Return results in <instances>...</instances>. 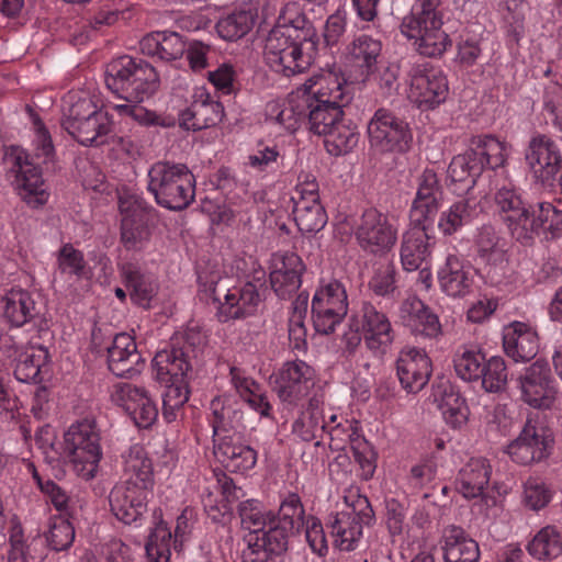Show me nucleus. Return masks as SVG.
<instances>
[{
  "mask_svg": "<svg viewBox=\"0 0 562 562\" xmlns=\"http://www.w3.org/2000/svg\"><path fill=\"white\" fill-rule=\"evenodd\" d=\"M352 99L345 77L335 69H322L282 101L269 102L267 116L294 132L305 127L325 137L326 150L333 156L349 153L359 140L356 126L344 120L342 108Z\"/></svg>",
  "mask_w": 562,
  "mask_h": 562,
  "instance_id": "obj_1",
  "label": "nucleus"
},
{
  "mask_svg": "<svg viewBox=\"0 0 562 562\" xmlns=\"http://www.w3.org/2000/svg\"><path fill=\"white\" fill-rule=\"evenodd\" d=\"M105 85L117 97L131 102L111 106L121 117L144 126L170 125L139 104L159 88L158 74L147 61L127 55L113 59L105 69Z\"/></svg>",
  "mask_w": 562,
  "mask_h": 562,
  "instance_id": "obj_2",
  "label": "nucleus"
},
{
  "mask_svg": "<svg viewBox=\"0 0 562 562\" xmlns=\"http://www.w3.org/2000/svg\"><path fill=\"white\" fill-rule=\"evenodd\" d=\"M209 423L213 430V452L216 460L233 473L245 474L257 464L258 452L236 431H232L241 419V412L222 400L211 403Z\"/></svg>",
  "mask_w": 562,
  "mask_h": 562,
  "instance_id": "obj_3",
  "label": "nucleus"
},
{
  "mask_svg": "<svg viewBox=\"0 0 562 562\" xmlns=\"http://www.w3.org/2000/svg\"><path fill=\"white\" fill-rule=\"evenodd\" d=\"M445 8L442 0H415L401 23V33L414 42L416 50L427 57H439L451 40L442 30Z\"/></svg>",
  "mask_w": 562,
  "mask_h": 562,
  "instance_id": "obj_4",
  "label": "nucleus"
},
{
  "mask_svg": "<svg viewBox=\"0 0 562 562\" xmlns=\"http://www.w3.org/2000/svg\"><path fill=\"white\" fill-rule=\"evenodd\" d=\"M201 338L187 333L183 340L172 344L170 350H161L154 357L157 379L166 383L162 403L184 405L189 401V381L192 376V360L196 358Z\"/></svg>",
  "mask_w": 562,
  "mask_h": 562,
  "instance_id": "obj_5",
  "label": "nucleus"
},
{
  "mask_svg": "<svg viewBox=\"0 0 562 562\" xmlns=\"http://www.w3.org/2000/svg\"><path fill=\"white\" fill-rule=\"evenodd\" d=\"M69 105L64 112L61 127L80 145L99 147L113 137L112 115L98 108L94 100L86 93L70 92L65 98Z\"/></svg>",
  "mask_w": 562,
  "mask_h": 562,
  "instance_id": "obj_6",
  "label": "nucleus"
},
{
  "mask_svg": "<svg viewBox=\"0 0 562 562\" xmlns=\"http://www.w3.org/2000/svg\"><path fill=\"white\" fill-rule=\"evenodd\" d=\"M147 190L168 210L187 209L195 196V179L184 164L157 161L147 172Z\"/></svg>",
  "mask_w": 562,
  "mask_h": 562,
  "instance_id": "obj_7",
  "label": "nucleus"
},
{
  "mask_svg": "<svg viewBox=\"0 0 562 562\" xmlns=\"http://www.w3.org/2000/svg\"><path fill=\"white\" fill-rule=\"evenodd\" d=\"M48 335L46 323L40 322L36 334L26 340L14 336L0 337V357L14 364V378L22 383L38 384L49 363L48 349L43 345V336Z\"/></svg>",
  "mask_w": 562,
  "mask_h": 562,
  "instance_id": "obj_8",
  "label": "nucleus"
},
{
  "mask_svg": "<svg viewBox=\"0 0 562 562\" xmlns=\"http://www.w3.org/2000/svg\"><path fill=\"white\" fill-rule=\"evenodd\" d=\"M346 507L328 517L326 527L333 539V544L340 551H355L363 537V526H369L374 519V513L369 499L358 493L345 496Z\"/></svg>",
  "mask_w": 562,
  "mask_h": 562,
  "instance_id": "obj_9",
  "label": "nucleus"
},
{
  "mask_svg": "<svg viewBox=\"0 0 562 562\" xmlns=\"http://www.w3.org/2000/svg\"><path fill=\"white\" fill-rule=\"evenodd\" d=\"M100 431L94 422L83 419L72 424L64 435L65 452L75 473L86 480L97 476L103 452Z\"/></svg>",
  "mask_w": 562,
  "mask_h": 562,
  "instance_id": "obj_10",
  "label": "nucleus"
},
{
  "mask_svg": "<svg viewBox=\"0 0 562 562\" xmlns=\"http://www.w3.org/2000/svg\"><path fill=\"white\" fill-rule=\"evenodd\" d=\"M229 279L214 280L202 283L204 291L217 303L216 316L220 322L246 318L254 315L260 303V295L254 283L228 286Z\"/></svg>",
  "mask_w": 562,
  "mask_h": 562,
  "instance_id": "obj_11",
  "label": "nucleus"
},
{
  "mask_svg": "<svg viewBox=\"0 0 562 562\" xmlns=\"http://www.w3.org/2000/svg\"><path fill=\"white\" fill-rule=\"evenodd\" d=\"M121 243L126 250H142L151 236L156 210L136 193L124 192L119 198Z\"/></svg>",
  "mask_w": 562,
  "mask_h": 562,
  "instance_id": "obj_12",
  "label": "nucleus"
},
{
  "mask_svg": "<svg viewBox=\"0 0 562 562\" xmlns=\"http://www.w3.org/2000/svg\"><path fill=\"white\" fill-rule=\"evenodd\" d=\"M346 285L337 280L322 281L312 299V321L318 334L335 331L348 313Z\"/></svg>",
  "mask_w": 562,
  "mask_h": 562,
  "instance_id": "obj_13",
  "label": "nucleus"
},
{
  "mask_svg": "<svg viewBox=\"0 0 562 562\" xmlns=\"http://www.w3.org/2000/svg\"><path fill=\"white\" fill-rule=\"evenodd\" d=\"M525 159L538 182L562 193V155L559 145L551 137L540 134L533 136Z\"/></svg>",
  "mask_w": 562,
  "mask_h": 562,
  "instance_id": "obj_14",
  "label": "nucleus"
},
{
  "mask_svg": "<svg viewBox=\"0 0 562 562\" xmlns=\"http://www.w3.org/2000/svg\"><path fill=\"white\" fill-rule=\"evenodd\" d=\"M476 258L485 265L486 278L491 285L508 283V243L492 225L479 228L474 238Z\"/></svg>",
  "mask_w": 562,
  "mask_h": 562,
  "instance_id": "obj_15",
  "label": "nucleus"
},
{
  "mask_svg": "<svg viewBox=\"0 0 562 562\" xmlns=\"http://www.w3.org/2000/svg\"><path fill=\"white\" fill-rule=\"evenodd\" d=\"M303 35L308 41L317 38L315 29L301 12L299 4L289 2L281 9L276 25L266 38L265 55L281 54L290 45L296 44Z\"/></svg>",
  "mask_w": 562,
  "mask_h": 562,
  "instance_id": "obj_16",
  "label": "nucleus"
},
{
  "mask_svg": "<svg viewBox=\"0 0 562 562\" xmlns=\"http://www.w3.org/2000/svg\"><path fill=\"white\" fill-rule=\"evenodd\" d=\"M552 431L532 419H528L518 437L505 449L510 460L519 465H531L548 459L552 452Z\"/></svg>",
  "mask_w": 562,
  "mask_h": 562,
  "instance_id": "obj_17",
  "label": "nucleus"
},
{
  "mask_svg": "<svg viewBox=\"0 0 562 562\" xmlns=\"http://www.w3.org/2000/svg\"><path fill=\"white\" fill-rule=\"evenodd\" d=\"M367 131L371 146L380 151L404 153L413 140L408 123L383 108L374 112Z\"/></svg>",
  "mask_w": 562,
  "mask_h": 562,
  "instance_id": "obj_18",
  "label": "nucleus"
},
{
  "mask_svg": "<svg viewBox=\"0 0 562 562\" xmlns=\"http://www.w3.org/2000/svg\"><path fill=\"white\" fill-rule=\"evenodd\" d=\"M352 327L362 330L364 346L374 357H383L395 339L389 316L370 302L352 312Z\"/></svg>",
  "mask_w": 562,
  "mask_h": 562,
  "instance_id": "obj_19",
  "label": "nucleus"
},
{
  "mask_svg": "<svg viewBox=\"0 0 562 562\" xmlns=\"http://www.w3.org/2000/svg\"><path fill=\"white\" fill-rule=\"evenodd\" d=\"M355 237L364 251L384 255L394 247L397 240V228L387 214L371 207L362 213L356 224Z\"/></svg>",
  "mask_w": 562,
  "mask_h": 562,
  "instance_id": "obj_20",
  "label": "nucleus"
},
{
  "mask_svg": "<svg viewBox=\"0 0 562 562\" xmlns=\"http://www.w3.org/2000/svg\"><path fill=\"white\" fill-rule=\"evenodd\" d=\"M293 220L302 233H317L327 223V214L319 202L318 183L314 176L305 175L291 196Z\"/></svg>",
  "mask_w": 562,
  "mask_h": 562,
  "instance_id": "obj_21",
  "label": "nucleus"
},
{
  "mask_svg": "<svg viewBox=\"0 0 562 562\" xmlns=\"http://www.w3.org/2000/svg\"><path fill=\"white\" fill-rule=\"evenodd\" d=\"M408 98L419 108L431 109L448 95V81L442 70L430 63H416L409 72Z\"/></svg>",
  "mask_w": 562,
  "mask_h": 562,
  "instance_id": "obj_22",
  "label": "nucleus"
},
{
  "mask_svg": "<svg viewBox=\"0 0 562 562\" xmlns=\"http://www.w3.org/2000/svg\"><path fill=\"white\" fill-rule=\"evenodd\" d=\"M7 159L16 172V188L21 199L32 207L44 205L49 193L42 176V170L32 156L20 147H11Z\"/></svg>",
  "mask_w": 562,
  "mask_h": 562,
  "instance_id": "obj_23",
  "label": "nucleus"
},
{
  "mask_svg": "<svg viewBox=\"0 0 562 562\" xmlns=\"http://www.w3.org/2000/svg\"><path fill=\"white\" fill-rule=\"evenodd\" d=\"M316 384V372L303 360L286 361L276 374L274 389L280 401L296 406Z\"/></svg>",
  "mask_w": 562,
  "mask_h": 562,
  "instance_id": "obj_24",
  "label": "nucleus"
},
{
  "mask_svg": "<svg viewBox=\"0 0 562 562\" xmlns=\"http://www.w3.org/2000/svg\"><path fill=\"white\" fill-rule=\"evenodd\" d=\"M111 398L138 428L148 429L158 418V407L143 386L128 382L117 383L113 386Z\"/></svg>",
  "mask_w": 562,
  "mask_h": 562,
  "instance_id": "obj_25",
  "label": "nucleus"
},
{
  "mask_svg": "<svg viewBox=\"0 0 562 562\" xmlns=\"http://www.w3.org/2000/svg\"><path fill=\"white\" fill-rule=\"evenodd\" d=\"M495 190V204L512 236L516 239L526 235L528 229L522 224L526 225L530 204L522 199V190L507 178L496 183Z\"/></svg>",
  "mask_w": 562,
  "mask_h": 562,
  "instance_id": "obj_26",
  "label": "nucleus"
},
{
  "mask_svg": "<svg viewBox=\"0 0 562 562\" xmlns=\"http://www.w3.org/2000/svg\"><path fill=\"white\" fill-rule=\"evenodd\" d=\"M521 398L529 406L540 409L551 408L557 389L547 363L536 361L519 378Z\"/></svg>",
  "mask_w": 562,
  "mask_h": 562,
  "instance_id": "obj_27",
  "label": "nucleus"
},
{
  "mask_svg": "<svg viewBox=\"0 0 562 562\" xmlns=\"http://www.w3.org/2000/svg\"><path fill=\"white\" fill-rule=\"evenodd\" d=\"M396 376L403 390L408 394H417L428 383L432 372L431 360L424 349L404 347L398 352Z\"/></svg>",
  "mask_w": 562,
  "mask_h": 562,
  "instance_id": "obj_28",
  "label": "nucleus"
},
{
  "mask_svg": "<svg viewBox=\"0 0 562 562\" xmlns=\"http://www.w3.org/2000/svg\"><path fill=\"white\" fill-rule=\"evenodd\" d=\"M151 491L116 483L109 495L112 514L125 525L140 526L147 513Z\"/></svg>",
  "mask_w": 562,
  "mask_h": 562,
  "instance_id": "obj_29",
  "label": "nucleus"
},
{
  "mask_svg": "<svg viewBox=\"0 0 562 562\" xmlns=\"http://www.w3.org/2000/svg\"><path fill=\"white\" fill-rule=\"evenodd\" d=\"M491 472V464L485 458H471L459 471L457 491L468 499L480 498L481 506L485 509L494 507L497 498L485 493Z\"/></svg>",
  "mask_w": 562,
  "mask_h": 562,
  "instance_id": "obj_30",
  "label": "nucleus"
},
{
  "mask_svg": "<svg viewBox=\"0 0 562 562\" xmlns=\"http://www.w3.org/2000/svg\"><path fill=\"white\" fill-rule=\"evenodd\" d=\"M224 117V106L204 88H198L190 105L180 112L179 125L187 131H201L217 125Z\"/></svg>",
  "mask_w": 562,
  "mask_h": 562,
  "instance_id": "obj_31",
  "label": "nucleus"
},
{
  "mask_svg": "<svg viewBox=\"0 0 562 562\" xmlns=\"http://www.w3.org/2000/svg\"><path fill=\"white\" fill-rule=\"evenodd\" d=\"M442 194L438 175L426 168L417 179V191L409 212L411 222L432 224L440 209Z\"/></svg>",
  "mask_w": 562,
  "mask_h": 562,
  "instance_id": "obj_32",
  "label": "nucleus"
},
{
  "mask_svg": "<svg viewBox=\"0 0 562 562\" xmlns=\"http://www.w3.org/2000/svg\"><path fill=\"white\" fill-rule=\"evenodd\" d=\"M305 265L295 252L274 254L270 267V284L280 299H289L300 289Z\"/></svg>",
  "mask_w": 562,
  "mask_h": 562,
  "instance_id": "obj_33",
  "label": "nucleus"
},
{
  "mask_svg": "<svg viewBox=\"0 0 562 562\" xmlns=\"http://www.w3.org/2000/svg\"><path fill=\"white\" fill-rule=\"evenodd\" d=\"M562 204L561 199L558 205L550 202H538L530 205L526 217L527 234L517 236L516 240L521 244H529L536 236L544 234L546 239H555L562 236ZM525 227V224H522Z\"/></svg>",
  "mask_w": 562,
  "mask_h": 562,
  "instance_id": "obj_34",
  "label": "nucleus"
},
{
  "mask_svg": "<svg viewBox=\"0 0 562 562\" xmlns=\"http://www.w3.org/2000/svg\"><path fill=\"white\" fill-rule=\"evenodd\" d=\"M317 38L308 41V37L303 36L281 54H268L265 59L273 71L291 77L310 68L317 53Z\"/></svg>",
  "mask_w": 562,
  "mask_h": 562,
  "instance_id": "obj_35",
  "label": "nucleus"
},
{
  "mask_svg": "<svg viewBox=\"0 0 562 562\" xmlns=\"http://www.w3.org/2000/svg\"><path fill=\"white\" fill-rule=\"evenodd\" d=\"M431 225L411 222V227L403 234L400 257L404 270L416 271L430 258L436 244V237L428 233Z\"/></svg>",
  "mask_w": 562,
  "mask_h": 562,
  "instance_id": "obj_36",
  "label": "nucleus"
},
{
  "mask_svg": "<svg viewBox=\"0 0 562 562\" xmlns=\"http://www.w3.org/2000/svg\"><path fill=\"white\" fill-rule=\"evenodd\" d=\"M474 269L457 254H448L438 268L437 279L443 293L451 297H463L472 291Z\"/></svg>",
  "mask_w": 562,
  "mask_h": 562,
  "instance_id": "obj_37",
  "label": "nucleus"
},
{
  "mask_svg": "<svg viewBox=\"0 0 562 562\" xmlns=\"http://www.w3.org/2000/svg\"><path fill=\"white\" fill-rule=\"evenodd\" d=\"M109 370L121 378H132L142 372L145 359L137 350L134 337L126 333L114 336L108 347Z\"/></svg>",
  "mask_w": 562,
  "mask_h": 562,
  "instance_id": "obj_38",
  "label": "nucleus"
},
{
  "mask_svg": "<svg viewBox=\"0 0 562 562\" xmlns=\"http://www.w3.org/2000/svg\"><path fill=\"white\" fill-rule=\"evenodd\" d=\"M505 353L516 362L533 359L539 350V338L536 329L524 322H513L503 334Z\"/></svg>",
  "mask_w": 562,
  "mask_h": 562,
  "instance_id": "obj_39",
  "label": "nucleus"
},
{
  "mask_svg": "<svg viewBox=\"0 0 562 562\" xmlns=\"http://www.w3.org/2000/svg\"><path fill=\"white\" fill-rule=\"evenodd\" d=\"M117 269L131 299L143 307H149L150 301L158 292L156 277L133 261L121 262Z\"/></svg>",
  "mask_w": 562,
  "mask_h": 562,
  "instance_id": "obj_40",
  "label": "nucleus"
},
{
  "mask_svg": "<svg viewBox=\"0 0 562 562\" xmlns=\"http://www.w3.org/2000/svg\"><path fill=\"white\" fill-rule=\"evenodd\" d=\"M288 548L289 543L278 530L248 536L241 562H280Z\"/></svg>",
  "mask_w": 562,
  "mask_h": 562,
  "instance_id": "obj_41",
  "label": "nucleus"
},
{
  "mask_svg": "<svg viewBox=\"0 0 562 562\" xmlns=\"http://www.w3.org/2000/svg\"><path fill=\"white\" fill-rule=\"evenodd\" d=\"M347 59L362 77H369L382 61V42L368 34L355 36L347 47Z\"/></svg>",
  "mask_w": 562,
  "mask_h": 562,
  "instance_id": "obj_42",
  "label": "nucleus"
},
{
  "mask_svg": "<svg viewBox=\"0 0 562 562\" xmlns=\"http://www.w3.org/2000/svg\"><path fill=\"white\" fill-rule=\"evenodd\" d=\"M324 394L315 392L307 401L299 417L292 424V434L300 440L310 442L325 432Z\"/></svg>",
  "mask_w": 562,
  "mask_h": 562,
  "instance_id": "obj_43",
  "label": "nucleus"
},
{
  "mask_svg": "<svg viewBox=\"0 0 562 562\" xmlns=\"http://www.w3.org/2000/svg\"><path fill=\"white\" fill-rule=\"evenodd\" d=\"M307 516L301 496L294 492H286L280 495L278 516L274 515V524L269 531H281L289 543L290 536L300 532Z\"/></svg>",
  "mask_w": 562,
  "mask_h": 562,
  "instance_id": "obj_44",
  "label": "nucleus"
},
{
  "mask_svg": "<svg viewBox=\"0 0 562 562\" xmlns=\"http://www.w3.org/2000/svg\"><path fill=\"white\" fill-rule=\"evenodd\" d=\"M231 383L239 397L261 417L272 418V405L261 384L246 374L245 370L231 367Z\"/></svg>",
  "mask_w": 562,
  "mask_h": 562,
  "instance_id": "obj_45",
  "label": "nucleus"
},
{
  "mask_svg": "<svg viewBox=\"0 0 562 562\" xmlns=\"http://www.w3.org/2000/svg\"><path fill=\"white\" fill-rule=\"evenodd\" d=\"M404 325L414 335L435 338L441 333L438 316L418 299L406 300L402 305Z\"/></svg>",
  "mask_w": 562,
  "mask_h": 562,
  "instance_id": "obj_46",
  "label": "nucleus"
},
{
  "mask_svg": "<svg viewBox=\"0 0 562 562\" xmlns=\"http://www.w3.org/2000/svg\"><path fill=\"white\" fill-rule=\"evenodd\" d=\"M142 54L160 60H176L186 52V43L176 32L157 31L145 35L139 41Z\"/></svg>",
  "mask_w": 562,
  "mask_h": 562,
  "instance_id": "obj_47",
  "label": "nucleus"
},
{
  "mask_svg": "<svg viewBox=\"0 0 562 562\" xmlns=\"http://www.w3.org/2000/svg\"><path fill=\"white\" fill-rule=\"evenodd\" d=\"M121 484L133 487L134 485L151 491L154 488V470L151 460L140 446L130 448L124 459V480Z\"/></svg>",
  "mask_w": 562,
  "mask_h": 562,
  "instance_id": "obj_48",
  "label": "nucleus"
},
{
  "mask_svg": "<svg viewBox=\"0 0 562 562\" xmlns=\"http://www.w3.org/2000/svg\"><path fill=\"white\" fill-rule=\"evenodd\" d=\"M445 562H479L477 542L460 527L451 526L443 532Z\"/></svg>",
  "mask_w": 562,
  "mask_h": 562,
  "instance_id": "obj_49",
  "label": "nucleus"
},
{
  "mask_svg": "<svg viewBox=\"0 0 562 562\" xmlns=\"http://www.w3.org/2000/svg\"><path fill=\"white\" fill-rule=\"evenodd\" d=\"M4 317L14 327L34 323L40 314L33 295L25 290H11L5 295Z\"/></svg>",
  "mask_w": 562,
  "mask_h": 562,
  "instance_id": "obj_50",
  "label": "nucleus"
},
{
  "mask_svg": "<svg viewBox=\"0 0 562 562\" xmlns=\"http://www.w3.org/2000/svg\"><path fill=\"white\" fill-rule=\"evenodd\" d=\"M481 158L472 146L463 154L454 156L448 167V176L454 183H460V192L469 191L476 183L484 168Z\"/></svg>",
  "mask_w": 562,
  "mask_h": 562,
  "instance_id": "obj_51",
  "label": "nucleus"
},
{
  "mask_svg": "<svg viewBox=\"0 0 562 562\" xmlns=\"http://www.w3.org/2000/svg\"><path fill=\"white\" fill-rule=\"evenodd\" d=\"M528 553L539 561H551L562 555V527L547 525L540 528L526 547Z\"/></svg>",
  "mask_w": 562,
  "mask_h": 562,
  "instance_id": "obj_52",
  "label": "nucleus"
},
{
  "mask_svg": "<svg viewBox=\"0 0 562 562\" xmlns=\"http://www.w3.org/2000/svg\"><path fill=\"white\" fill-rule=\"evenodd\" d=\"M325 432L329 436L330 449L336 451L344 450L348 445L352 449L356 439L364 438L359 422L336 414L328 417Z\"/></svg>",
  "mask_w": 562,
  "mask_h": 562,
  "instance_id": "obj_53",
  "label": "nucleus"
},
{
  "mask_svg": "<svg viewBox=\"0 0 562 562\" xmlns=\"http://www.w3.org/2000/svg\"><path fill=\"white\" fill-rule=\"evenodd\" d=\"M257 14L251 9L235 10L222 16L216 25L218 36L228 42H236L246 36L254 27Z\"/></svg>",
  "mask_w": 562,
  "mask_h": 562,
  "instance_id": "obj_54",
  "label": "nucleus"
},
{
  "mask_svg": "<svg viewBox=\"0 0 562 562\" xmlns=\"http://www.w3.org/2000/svg\"><path fill=\"white\" fill-rule=\"evenodd\" d=\"M282 159L277 145L259 143L255 151L248 156L246 167L249 173L265 178L280 169Z\"/></svg>",
  "mask_w": 562,
  "mask_h": 562,
  "instance_id": "obj_55",
  "label": "nucleus"
},
{
  "mask_svg": "<svg viewBox=\"0 0 562 562\" xmlns=\"http://www.w3.org/2000/svg\"><path fill=\"white\" fill-rule=\"evenodd\" d=\"M238 513L243 528L250 530L249 536L261 535L274 524V514L265 509L261 503L256 499L241 502L238 506Z\"/></svg>",
  "mask_w": 562,
  "mask_h": 562,
  "instance_id": "obj_56",
  "label": "nucleus"
},
{
  "mask_svg": "<svg viewBox=\"0 0 562 562\" xmlns=\"http://www.w3.org/2000/svg\"><path fill=\"white\" fill-rule=\"evenodd\" d=\"M471 146L475 154L481 158L483 168L486 167L496 170L504 167L509 146L492 135H484L473 138Z\"/></svg>",
  "mask_w": 562,
  "mask_h": 562,
  "instance_id": "obj_57",
  "label": "nucleus"
},
{
  "mask_svg": "<svg viewBox=\"0 0 562 562\" xmlns=\"http://www.w3.org/2000/svg\"><path fill=\"white\" fill-rule=\"evenodd\" d=\"M476 209L469 200L454 202L441 212L438 221V228L443 235H452L463 226L470 224L475 217Z\"/></svg>",
  "mask_w": 562,
  "mask_h": 562,
  "instance_id": "obj_58",
  "label": "nucleus"
},
{
  "mask_svg": "<svg viewBox=\"0 0 562 562\" xmlns=\"http://www.w3.org/2000/svg\"><path fill=\"white\" fill-rule=\"evenodd\" d=\"M173 535L168 525L160 520L150 532L145 546L149 562H169Z\"/></svg>",
  "mask_w": 562,
  "mask_h": 562,
  "instance_id": "obj_59",
  "label": "nucleus"
},
{
  "mask_svg": "<svg viewBox=\"0 0 562 562\" xmlns=\"http://www.w3.org/2000/svg\"><path fill=\"white\" fill-rule=\"evenodd\" d=\"M33 479L40 491L45 495L47 501L59 513L58 516L74 517L76 507L74 499L68 495L66 490L59 486L53 480H44L36 470L33 471Z\"/></svg>",
  "mask_w": 562,
  "mask_h": 562,
  "instance_id": "obj_60",
  "label": "nucleus"
},
{
  "mask_svg": "<svg viewBox=\"0 0 562 562\" xmlns=\"http://www.w3.org/2000/svg\"><path fill=\"white\" fill-rule=\"evenodd\" d=\"M484 362L485 356L472 347L459 348L453 357L456 373L464 381L480 380Z\"/></svg>",
  "mask_w": 562,
  "mask_h": 562,
  "instance_id": "obj_61",
  "label": "nucleus"
},
{
  "mask_svg": "<svg viewBox=\"0 0 562 562\" xmlns=\"http://www.w3.org/2000/svg\"><path fill=\"white\" fill-rule=\"evenodd\" d=\"M438 406L443 419L451 427L459 428L467 423L469 407L465 400L452 387L445 389Z\"/></svg>",
  "mask_w": 562,
  "mask_h": 562,
  "instance_id": "obj_62",
  "label": "nucleus"
},
{
  "mask_svg": "<svg viewBox=\"0 0 562 562\" xmlns=\"http://www.w3.org/2000/svg\"><path fill=\"white\" fill-rule=\"evenodd\" d=\"M57 269L61 274L83 278L88 274V263L83 252L74 247L72 244H64L56 255Z\"/></svg>",
  "mask_w": 562,
  "mask_h": 562,
  "instance_id": "obj_63",
  "label": "nucleus"
},
{
  "mask_svg": "<svg viewBox=\"0 0 562 562\" xmlns=\"http://www.w3.org/2000/svg\"><path fill=\"white\" fill-rule=\"evenodd\" d=\"M542 113L552 125L562 132V83L550 82L542 95Z\"/></svg>",
  "mask_w": 562,
  "mask_h": 562,
  "instance_id": "obj_64",
  "label": "nucleus"
}]
</instances>
